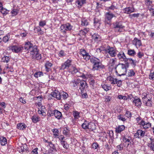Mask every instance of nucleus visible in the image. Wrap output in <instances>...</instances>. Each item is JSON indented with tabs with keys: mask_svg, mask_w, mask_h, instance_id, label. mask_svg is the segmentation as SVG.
<instances>
[{
	"mask_svg": "<svg viewBox=\"0 0 154 154\" xmlns=\"http://www.w3.org/2000/svg\"><path fill=\"white\" fill-rule=\"evenodd\" d=\"M23 47L25 50L30 51V56L32 60H39L41 59V54L38 53L37 46H33L30 42H25Z\"/></svg>",
	"mask_w": 154,
	"mask_h": 154,
	"instance_id": "1",
	"label": "nucleus"
},
{
	"mask_svg": "<svg viewBox=\"0 0 154 154\" xmlns=\"http://www.w3.org/2000/svg\"><path fill=\"white\" fill-rule=\"evenodd\" d=\"M129 63L127 62L125 64L119 63L116 68V72L117 75L120 76L125 75L127 72V69L129 67Z\"/></svg>",
	"mask_w": 154,
	"mask_h": 154,
	"instance_id": "2",
	"label": "nucleus"
},
{
	"mask_svg": "<svg viewBox=\"0 0 154 154\" xmlns=\"http://www.w3.org/2000/svg\"><path fill=\"white\" fill-rule=\"evenodd\" d=\"M105 51L106 53H108L112 57H115L116 55L117 51L116 49L109 45L106 46L105 49Z\"/></svg>",
	"mask_w": 154,
	"mask_h": 154,
	"instance_id": "3",
	"label": "nucleus"
},
{
	"mask_svg": "<svg viewBox=\"0 0 154 154\" xmlns=\"http://www.w3.org/2000/svg\"><path fill=\"white\" fill-rule=\"evenodd\" d=\"M114 28L116 32H121V29L124 28L125 26H123L122 22L121 21H116L113 24Z\"/></svg>",
	"mask_w": 154,
	"mask_h": 154,
	"instance_id": "4",
	"label": "nucleus"
},
{
	"mask_svg": "<svg viewBox=\"0 0 154 154\" xmlns=\"http://www.w3.org/2000/svg\"><path fill=\"white\" fill-rule=\"evenodd\" d=\"M117 57L119 60L121 61H123L125 63L128 62V58H127L124 53L121 51L117 54Z\"/></svg>",
	"mask_w": 154,
	"mask_h": 154,
	"instance_id": "5",
	"label": "nucleus"
},
{
	"mask_svg": "<svg viewBox=\"0 0 154 154\" xmlns=\"http://www.w3.org/2000/svg\"><path fill=\"white\" fill-rule=\"evenodd\" d=\"M72 26L70 24L68 23L66 24H63L60 26L61 31L66 33V31L70 30L72 28Z\"/></svg>",
	"mask_w": 154,
	"mask_h": 154,
	"instance_id": "6",
	"label": "nucleus"
},
{
	"mask_svg": "<svg viewBox=\"0 0 154 154\" xmlns=\"http://www.w3.org/2000/svg\"><path fill=\"white\" fill-rule=\"evenodd\" d=\"M72 60L69 59L67 60L64 63H62L60 68V70H64L68 69L71 65Z\"/></svg>",
	"mask_w": 154,
	"mask_h": 154,
	"instance_id": "7",
	"label": "nucleus"
},
{
	"mask_svg": "<svg viewBox=\"0 0 154 154\" xmlns=\"http://www.w3.org/2000/svg\"><path fill=\"white\" fill-rule=\"evenodd\" d=\"M145 132L141 130H138L134 134V136L136 138L141 139L146 136Z\"/></svg>",
	"mask_w": 154,
	"mask_h": 154,
	"instance_id": "8",
	"label": "nucleus"
},
{
	"mask_svg": "<svg viewBox=\"0 0 154 154\" xmlns=\"http://www.w3.org/2000/svg\"><path fill=\"white\" fill-rule=\"evenodd\" d=\"M104 68V66L100 62L97 63L93 65L92 70H100Z\"/></svg>",
	"mask_w": 154,
	"mask_h": 154,
	"instance_id": "9",
	"label": "nucleus"
},
{
	"mask_svg": "<svg viewBox=\"0 0 154 154\" xmlns=\"http://www.w3.org/2000/svg\"><path fill=\"white\" fill-rule=\"evenodd\" d=\"M12 51L15 53H18L23 50V47L21 46H13L11 48Z\"/></svg>",
	"mask_w": 154,
	"mask_h": 154,
	"instance_id": "10",
	"label": "nucleus"
},
{
	"mask_svg": "<svg viewBox=\"0 0 154 154\" xmlns=\"http://www.w3.org/2000/svg\"><path fill=\"white\" fill-rule=\"evenodd\" d=\"M52 65V64L49 61H48L46 62L45 63V66L46 72H48L51 71V67Z\"/></svg>",
	"mask_w": 154,
	"mask_h": 154,
	"instance_id": "11",
	"label": "nucleus"
},
{
	"mask_svg": "<svg viewBox=\"0 0 154 154\" xmlns=\"http://www.w3.org/2000/svg\"><path fill=\"white\" fill-rule=\"evenodd\" d=\"M51 95L52 97L56 98L58 100L61 99L62 96H61L60 93L57 91L55 90L54 92H51Z\"/></svg>",
	"mask_w": 154,
	"mask_h": 154,
	"instance_id": "12",
	"label": "nucleus"
},
{
	"mask_svg": "<svg viewBox=\"0 0 154 154\" xmlns=\"http://www.w3.org/2000/svg\"><path fill=\"white\" fill-rule=\"evenodd\" d=\"M133 44L135 45L137 48H138L142 45L140 40L138 39L137 38H135L132 41Z\"/></svg>",
	"mask_w": 154,
	"mask_h": 154,
	"instance_id": "13",
	"label": "nucleus"
},
{
	"mask_svg": "<svg viewBox=\"0 0 154 154\" xmlns=\"http://www.w3.org/2000/svg\"><path fill=\"white\" fill-rule=\"evenodd\" d=\"M79 85L80 86L79 89L81 90L82 92H83L82 91L85 89L87 88L88 87L87 83L83 81H81Z\"/></svg>",
	"mask_w": 154,
	"mask_h": 154,
	"instance_id": "14",
	"label": "nucleus"
},
{
	"mask_svg": "<svg viewBox=\"0 0 154 154\" xmlns=\"http://www.w3.org/2000/svg\"><path fill=\"white\" fill-rule=\"evenodd\" d=\"M115 17V16L110 12H107L105 14V19L108 21H111L113 17Z\"/></svg>",
	"mask_w": 154,
	"mask_h": 154,
	"instance_id": "15",
	"label": "nucleus"
},
{
	"mask_svg": "<svg viewBox=\"0 0 154 154\" xmlns=\"http://www.w3.org/2000/svg\"><path fill=\"white\" fill-rule=\"evenodd\" d=\"M122 139L123 141L125 143L127 142L129 143L127 145V146H128L130 145H131V142L130 141L131 137H130L128 136H124L123 137Z\"/></svg>",
	"mask_w": 154,
	"mask_h": 154,
	"instance_id": "16",
	"label": "nucleus"
},
{
	"mask_svg": "<svg viewBox=\"0 0 154 154\" xmlns=\"http://www.w3.org/2000/svg\"><path fill=\"white\" fill-rule=\"evenodd\" d=\"M125 13L127 14H130L131 13L134 12V9L132 7H128L125 8L124 10Z\"/></svg>",
	"mask_w": 154,
	"mask_h": 154,
	"instance_id": "17",
	"label": "nucleus"
},
{
	"mask_svg": "<svg viewBox=\"0 0 154 154\" xmlns=\"http://www.w3.org/2000/svg\"><path fill=\"white\" fill-rule=\"evenodd\" d=\"M54 116L56 118L58 119H60L61 118L62 114L61 113L57 110H54Z\"/></svg>",
	"mask_w": 154,
	"mask_h": 154,
	"instance_id": "18",
	"label": "nucleus"
},
{
	"mask_svg": "<svg viewBox=\"0 0 154 154\" xmlns=\"http://www.w3.org/2000/svg\"><path fill=\"white\" fill-rule=\"evenodd\" d=\"M90 61L93 64V65L100 62V60L99 59L95 57H92L91 58Z\"/></svg>",
	"mask_w": 154,
	"mask_h": 154,
	"instance_id": "19",
	"label": "nucleus"
},
{
	"mask_svg": "<svg viewBox=\"0 0 154 154\" xmlns=\"http://www.w3.org/2000/svg\"><path fill=\"white\" fill-rule=\"evenodd\" d=\"M125 129V127L124 125H119L116 128V132L117 133H120L122 131L124 130Z\"/></svg>",
	"mask_w": 154,
	"mask_h": 154,
	"instance_id": "20",
	"label": "nucleus"
},
{
	"mask_svg": "<svg viewBox=\"0 0 154 154\" xmlns=\"http://www.w3.org/2000/svg\"><path fill=\"white\" fill-rule=\"evenodd\" d=\"M95 126V125L94 123L91 122L88 123V129H90L91 131H93L96 128Z\"/></svg>",
	"mask_w": 154,
	"mask_h": 154,
	"instance_id": "21",
	"label": "nucleus"
},
{
	"mask_svg": "<svg viewBox=\"0 0 154 154\" xmlns=\"http://www.w3.org/2000/svg\"><path fill=\"white\" fill-rule=\"evenodd\" d=\"M149 95L147 94H146V96H144L142 98V100L143 103H145L149 100H151V95H150V97H149Z\"/></svg>",
	"mask_w": 154,
	"mask_h": 154,
	"instance_id": "22",
	"label": "nucleus"
},
{
	"mask_svg": "<svg viewBox=\"0 0 154 154\" xmlns=\"http://www.w3.org/2000/svg\"><path fill=\"white\" fill-rule=\"evenodd\" d=\"M132 100L133 102L135 103L136 106H141L142 103L140 99V98L135 99L133 98Z\"/></svg>",
	"mask_w": 154,
	"mask_h": 154,
	"instance_id": "23",
	"label": "nucleus"
},
{
	"mask_svg": "<svg viewBox=\"0 0 154 154\" xmlns=\"http://www.w3.org/2000/svg\"><path fill=\"white\" fill-rule=\"evenodd\" d=\"M69 72L72 74L79 73L78 69L75 66H72L69 69Z\"/></svg>",
	"mask_w": 154,
	"mask_h": 154,
	"instance_id": "24",
	"label": "nucleus"
},
{
	"mask_svg": "<svg viewBox=\"0 0 154 154\" xmlns=\"http://www.w3.org/2000/svg\"><path fill=\"white\" fill-rule=\"evenodd\" d=\"M35 32L38 33V35H42L43 34V31L38 26L34 28V29Z\"/></svg>",
	"mask_w": 154,
	"mask_h": 154,
	"instance_id": "25",
	"label": "nucleus"
},
{
	"mask_svg": "<svg viewBox=\"0 0 154 154\" xmlns=\"http://www.w3.org/2000/svg\"><path fill=\"white\" fill-rule=\"evenodd\" d=\"M63 134L67 137H69L70 135V131L67 127L64 128L63 131Z\"/></svg>",
	"mask_w": 154,
	"mask_h": 154,
	"instance_id": "26",
	"label": "nucleus"
},
{
	"mask_svg": "<svg viewBox=\"0 0 154 154\" xmlns=\"http://www.w3.org/2000/svg\"><path fill=\"white\" fill-rule=\"evenodd\" d=\"M107 80L110 81L111 84H115L116 79H114L111 76H109L107 77Z\"/></svg>",
	"mask_w": 154,
	"mask_h": 154,
	"instance_id": "27",
	"label": "nucleus"
},
{
	"mask_svg": "<svg viewBox=\"0 0 154 154\" xmlns=\"http://www.w3.org/2000/svg\"><path fill=\"white\" fill-rule=\"evenodd\" d=\"M26 126L24 124L20 123L17 125V127L19 129L23 130L26 128Z\"/></svg>",
	"mask_w": 154,
	"mask_h": 154,
	"instance_id": "28",
	"label": "nucleus"
},
{
	"mask_svg": "<svg viewBox=\"0 0 154 154\" xmlns=\"http://www.w3.org/2000/svg\"><path fill=\"white\" fill-rule=\"evenodd\" d=\"M127 54L129 55L134 56L135 55L136 53L134 50L130 49L128 50Z\"/></svg>",
	"mask_w": 154,
	"mask_h": 154,
	"instance_id": "29",
	"label": "nucleus"
},
{
	"mask_svg": "<svg viewBox=\"0 0 154 154\" xmlns=\"http://www.w3.org/2000/svg\"><path fill=\"white\" fill-rule=\"evenodd\" d=\"M151 143H149L148 146L150 148L151 150L154 151V140L150 138Z\"/></svg>",
	"mask_w": 154,
	"mask_h": 154,
	"instance_id": "30",
	"label": "nucleus"
},
{
	"mask_svg": "<svg viewBox=\"0 0 154 154\" xmlns=\"http://www.w3.org/2000/svg\"><path fill=\"white\" fill-rule=\"evenodd\" d=\"M82 26H86L88 24V20L85 18H83L82 20Z\"/></svg>",
	"mask_w": 154,
	"mask_h": 154,
	"instance_id": "31",
	"label": "nucleus"
},
{
	"mask_svg": "<svg viewBox=\"0 0 154 154\" xmlns=\"http://www.w3.org/2000/svg\"><path fill=\"white\" fill-rule=\"evenodd\" d=\"M1 143L2 145L4 146L7 143V139L5 137H1L0 138Z\"/></svg>",
	"mask_w": 154,
	"mask_h": 154,
	"instance_id": "32",
	"label": "nucleus"
},
{
	"mask_svg": "<svg viewBox=\"0 0 154 154\" xmlns=\"http://www.w3.org/2000/svg\"><path fill=\"white\" fill-rule=\"evenodd\" d=\"M85 2V0H78L76 2V3L79 6H81Z\"/></svg>",
	"mask_w": 154,
	"mask_h": 154,
	"instance_id": "33",
	"label": "nucleus"
},
{
	"mask_svg": "<svg viewBox=\"0 0 154 154\" xmlns=\"http://www.w3.org/2000/svg\"><path fill=\"white\" fill-rule=\"evenodd\" d=\"M61 143L64 148L66 149H67L69 147V145L65 141H62L61 142Z\"/></svg>",
	"mask_w": 154,
	"mask_h": 154,
	"instance_id": "34",
	"label": "nucleus"
},
{
	"mask_svg": "<svg viewBox=\"0 0 154 154\" xmlns=\"http://www.w3.org/2000/svg\"><path fill=\"white\" fill-rule=\"evenodd\" d=\"M39 118L36 115L33 116L32 118V122L34 123H36L37 122H38L39 121Z\"/></svg>",
	"mask_w": 154,
	"mask_h": 154,
	"instance_id": "35",
	"label": "nucleus"
},
{
	"mask_svg": "<svg viewBox=\"0 0 154 154\" xmlns=\"http://www.w3.org/2000/svg\"><path fill=\"white\" fill-rule=\"evenodd\" d=\"M10 58L8 56H5L2 58V62L8 63L10 60Z\"/></svg>",
	"mask_w": 154,
	"mask_h": 154,
	"instance_id": "36",
	"label": "nucleus"
},
{
	"mask_svg": "<svg viewBox=\"0 0 154 154\" xmlns=\"http://www.w3.org/2000/svg\"><path fill=\"white\" fill-rule=\"evenodd\" d=\"M135 74V72L133 69H130L128 72V76L129 77H131L134 76Z\"/></svg>",
	"mask_w": 154,
	"mask_h": 154,
	"instance_id": "37",
	"label": "nucleus"
},
{
	"mask_svg": "<svg viewBox=\"0 0 154 154\" xmlns=\"http://www.w3.org/2000/svg\"><path fill=\"white\" fill-rule=\"evenodd\" d=\"M20 147V149H21V151L22 152H24L25 151H26L27 145L25 144H22Z\"/></svg>",
	"mask_w": 154,
	"mask_h": 154,
	"instance_id": "38",
	"label": "nucleus"
},
{
	"mask_svg": "<svg viewBox=\"0 0 154 154\" xmlns=\"http://www.w3.org/2000/svg\"><path fill=\"white\" fill-rule=\"evenodd\" d=\"M88 122L86 121H85L84 123L82 125V128L86 129H88Z\"/></svg>",
	"mask_w": 154,
	"mask_h": 154,
	"instance_id": "39",
	"label": "nucleus"
},
{
	"mask_svg": "<svg viewBox=\"0 0 154 154\" xmlns=\"http://www.w3.org/2000/svg\"><path fill=\"white\" fill-rule=\"evenodd\" d=\"M129 60L130 63L133 67H135L136 65V62H135L132 58H128V61Z\"/></svg>",
	"mask_w": 154,
	"mask_h": 154,
	"instance_id": "40",
	"label": "nucleus"
},
{
	"mask_svg": "<svg viewBox=\"0 0 154 154\" xmlns=\"http://www.w3.org/2000/svg\"><path fill=\"white\" fill-rule=\"evenodd\" d=\"M101 86L102 88L106 91L109 90H110V88H111V87L110 86H108L106 85H102Z\"/></svg>",
	"mask_w": 154,
	"mask_h": 154,
	"instance_id": "41",
	"label": "nucleus"
},
{
	"mask_svg": "<svg viewBox=\"0 0 154 154\" xmlns=\"http://www.w3.org/2000/svg\"><path fill=\"white\" fill-rule=\"evenodd\" d=\"M61 96H62V97H61V99L63 98V99H64L67 98L68 94L66 92H63L61 93Z\"/></svg>",
	"mask_w": 154,
	"mask_h": 154,
	"instance_id": "42",
	"label": "nucleus"
},
{
	"mask_svg": "<svg viewBox=\"0 0 154 154\" xmlns=\"http://www.w3.org/2000/svg\"><path fill=\"white\" fill-rule=\"evenodd\" d=\"M117 118L119 119L123 122H125L126 120V119L125 118L123 117V116L121 114L118 115L117 116Z\"/></svg>",
	"mask_w": 154,
	"mask_h": 154,
	"instance_id": "43",
	"label": "nucleus"
},
{
	"mask_svg": "<svg viewBox=\"0 0 154 154\" xmlns=\"http://www.w3.org/2000/svg\"><path fill=\"white\" fill-rule=\"evenodd\" d=\"M1 12L3 14L6 15L8 13V11L5 8H3V7L1 8Z\"/></svg>",
	"mask_w": 154,
	"mask_h": 154,
	"instance_id": "44",
	"label": "nucleus"
},
{
	"mask_svg": "<svg viewBox=\"0 0 154 154\" xmlns=\"http://www.w3.org/2000/svg\"><path fill=\"white\" fill-rule=\"evenodd\" d=\"M19 10L17 9H15L12 10L11 13L13 16H14L17 15L18 13Z\"/></svg>",
	"mask_w": 154,
	"mask_h": 154,
	"instance_id": "45",
	"label": "nucleus"
},
{
	"mask_svg": "<svg viewBox=\"0 0 154 154\" xmlns=\"http://www.w3.org/2000/svg\"><path fill=\"white\" fill-rule=\"evenodd\" d=\"M145 4L147 6H150L151 7L153 6V4H152V2L150 0H146L145 1Z\"/></svg>",
	"mask_w": 154,
	"mask_h": 154,
	"instance_id": "46",
	"label": "nucleus"
},
{
	"mask_svg": "<svg viewBox=\"0 0 154 154\" xmlns=\"http://www.w3.org/2000/svg\"><path fill=\"white\" fill-rule=\"evenodd\" d=\"M49 145L51 148H52L56 151H57V150L56 149L55 146L51 142H50L49 143Z\"/></svg>",
	"mask_w": 154,
	"mask_h": 154,
	"instance_id": "47",
	"label": "nucleus"
},
{
	"mask_svg": "<svg viewBox=\"0 0 154 154\" xmlns=\"http://www.w3.org/2000/svg\"><path fill=\"white\" fill-rule=\"evenodd\" d=\"M145 104L146 106H148L151 107L152 105V102L151 101V100H149L145 103Z\"/></svg>",
	"mask_w": 154,
	"mask_h": 154,
	"instance_id": "48",
	"label": "nucleus"
},
{
	"mask_svg": "<svg viewBox=\"0 0 154 154\" xmlns=\"http://www.w3.org/2000/svg\"><path fill=\"white\" fill-rule=\"evenodd\" d=\"M79 113L77 111H75L73 113V116L75 119H78L79 117Z\"/></svg>",
	"mask_w": 154,
	"mask_h": 154,
	"instance_id": "49",
	"label": "nucleus"
},
{
	"mask_svg": "<svg viewBox=\"0 0 154 154\" xmlns=\"http://www.w3.org/2000/svg\"><path fill=\"white\" fill-rule=\"evenodd\" d=\"M46 24V22L45 20H41L39 22V26L43 27Z\"/></svg>",
	"mask_w": 154,
	"mask_h": 154,
	"instance_id": "50",
	"label": "nucleus"
},
{
	"mask_svg": "<svg viewBox=\"0 0 154 154\" xmlns=\"http://www.w3.org/2000/svg\"><path fill=\"white\" fill-rule=\"evenodd\" d=\"M83 57L84 59L86 61H87L89 60L90 59V56L89 55V54L88 53Z\"/></svg>",
	"mask_w": 154,
	"mask_h": 154,
	"instance_id": "51",
	"label": "nucleus"
},
{
	"mask_svg": "<svg viewBox=\"0 0 154 154\" xmlns=\"http://www.w3.org/2000/svg\"><path fill=\"white\" fill-rule=\"evenodd\" d=\"M42 75V73L41 72H35L34 74V76L36 78H38V77L40 76L41 75Z\"/></svg>",
	"mask_w": 154,
	"mask_h": 154,
	"instance_id": "52",
	"label": "nucleus"
},
{
	"mask_svg": "<svg viewBox=\"0 0 154 154\" xmlns=\"http://www.w3.org/2000/svg\"><path fill=\"white\" fill-rule=\"evenodd\" d=\"M41 110L43 112V116H45L46 115V113L45 112L46 109L45 106H42L41 107Z\"/></svg>",
	"mask_w": 154,
	"mask_h": 154,
	"instance_id": "53",
	"label": "nucleus"
},
{
	"mask_svg": "<svg viewBox=\"0 0 154 154\" xmlns=\"http://www.w3.org/2000/svg\"><path fill=\"white\" fill-rule=\"evenodd\" d=\"M116 60L114 59H110L109 61V64L111 66H113L115 64Z\"/></svg>",
	"mask_w": 154,
	"mask_h": 154,
	"instance_id": "54",
	"label": "nucleus"
},
{
	"mask_svg": "<svg viewBox=\"0 0 154 154\" xmlns=\"http://www.w3.org/2000/svg\"><path fill=\"white\" fill-rule=\"evenodd\" d=\"M54 110L53 112L51 110H49L48 112L47 115L48 116L50 117L54 115Z\"/></svg>",
	"mask_w": 154,
	"mask_h": 154,
	"instance_id": "55",
	"label": "nucleus"
},
{
	"mask_svg": "<svg viewBox=\"0 0 154 154\" xmlns=\"http://www.w3.org/2000/svg\"><path fill=\"white\" fill-rule=\"evenodd\" d=\"M80 52L81 54L82 55L83 57L88 53L85 50L82 49H81L80 50Z\"/></svg>",
	"mask_w": 154,
	"mask_h": 154,
	"instance_id": "56",
	"label": "nucleus"
},
{
	"mask_svg": "<svg viewBox=\"0 0 154 154\" xmlns=\"http://www.w3.org/2000/svg\"><path fill=\"white\" fill-rule=\"evenodd\" d=\"M151 124L149 122H148V123H146V124L143 126V128L144 129H147L151 127Z\"/></svg>",
	"mask_w": 154,
	"mask_h": 154,
	"instance_id": "57",
	"label": "nucleus"
},
{
	"mask_svg": "<svg viewBox=\"0 0 154 154\" xmlns=\"http://www.w3.org/2000/svg\"><path fill=\"white\" fill-rule=\"evenodd\" d=\"M125 115L128 118H131V113L129 111H126Z\"/></svg>",
	"mask_w": 154,
	"mask_h": 154,
	"instance_id": "58",
	"label": "nucleus"
},
{
	"mask_svg": "<svg viewBox=\"0 0 154 154\" xmlns=\"http://www.w3.org/2000/svg\"><path fill=\"white\" fill-rule=\"evenodd\" d=\"M109 8L111 10H113L115 9H116V6L115 5L114 3H113L109 7Z\"/></svg>",
	"mask_w": 154,
	"mask_h": 154,
	"instance_id": "59",
	"label": "nucleus"
},
{
	"mask_svg": "<svg viewBox=\"0 0 154 154\" xmlns=\"http://www.w3.org/2000/svg\"><path fill=\"white\" fill-rule=\"evenodd\" d=\"M117 84V85L120 87L122 86V81L121 80H119L117 81V79H116V81L115 84Z\"/></svg>",
	"mask_w": 154,
	"mask_h": 154,
	"instance_id": "60",
	"label": "nucleus"
},
{
	"mask_svg": "<svg viewBox=\"0 0 154 154\" xmlns=\"http://www.w3.org/2000/svg\"><path fill=\"white\" fill-rule=\"evenodd\" d=\"M144 55V53L143 52L139 51L137 54V56L140 58H141Z\"/></svg>",
	"mask_w": 154,
	"mask_h": 154,
	"instance_id": "61",
	"label": "nucleus"
},
{
	"mask_svg": "<svg viewBox=\"0 0 154 154\" xmlns=\"http://www.w3.org/2000/svg\"><path fill=\"white\" fill-rule=\"evenodd\" d=\"M95 80L94 79H90L89 81V84L93 87H94L95 85Z\"/></svg>",
	"mask_w": 154,
	"mask_h": 154,
	"instance_id": "62",
	"label": "nucleus"
},
{
	"mask_svg": "<svg viewBox=\"0 0 154 154\" xmlns=\"http://www.w3.org/2000/svg\"><path fill=\"white\" fill-rule=\"evenodd\" d=\"M98 146V144L97 142H95L92 144V148L96 149Z\"/></svg>",
	"mask_w": 154,
	"mask_h": 154,
	"instance_id": "63",
	"label": "nucleus"
},
{
	"mask_svg": "<svg viewBox=\"0 0 154 154\" xmlns=\"http://www.w3.org/2000/svg\"><path fill=\"white\" fill-rule=\"evenodd\" d=\"M149 78L150 79L154 80V72L151 73L149 76Z\"/></svg>",
	"mask_w": 154,
	"mask_h": 154,
	"instance_id": "64",
	"label": "nucleus"
}]
</instances>
